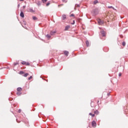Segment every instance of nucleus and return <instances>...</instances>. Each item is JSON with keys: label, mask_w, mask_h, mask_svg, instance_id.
Wrapping results in <instances>:
<instances>
[{"label": "nucleus", "mask_w": 128, "mask_h": 128, "mask_svg": "<svg viewBox=\"0 0 128 128\" xmlns=\"http://www.w3.org/2000/svg\"><path fill=\"white\" fill-rule=\"evenodd\" d=\"M118 76H122V73H119Z\"/></svg>", "instance_id": "obj_36"}, {"label": "nucleus", "mask_w": 128, "mask_h": 128, "mask_svg": "<svg viewBox=\"0 0 128 128\" xmlns=\"http://www.w3.org/2000/svg\"><path fill=\"white\" fill-rule=\"evenodd\" d=\"M50 4V2H48L46 4V6H48Z\"/></svg>", "instance_id": "obj_24"}, {"label": "nucleus", "mask_w": 128, "mask_h": 128, "mask_svg": "<svg viewBox=\"0 0 128 128\" xmlns=\"http://www.w3.org/2000/svg\"><path fill=\"white\" fill-rule=\"evenodd\" d=\"M100 34L102 37L106 36V32L104 30H100Z\"/></svg>", "instance_id": "obj_2"}, {"label": "nucleus", "mask_w": 128, "mask_h": 128, "mask_svg": "<svg viewBox=\"0 0 128 128\" xmlns=\"http://www.w3.org/2000/svg\"><path fill=\"white\" fill-rule=\"evenodd\" d=\"M92 126L96 128V121H94V120H93L92 122Z\"/></svg>", "instance_id": "obj_3"}, {"label": "nucleus", "mask_w": 128, "mask_h": 128, "mask_svg": "<svg viewBox=\"0 0 128 128\" xmlns=\"http://www.w3.org/2000/svg\"><path fill=\"white\" fill-rule=\"evenodd\" d=\"M16 94H17L18 96H20V93L18 92L16 93Z\"/></svg>", "instance_id": "obj_35"}, {"label": "nucleus", "mask_w": 128, "mask_h": 128, "mask_svg": "<svg viewBox=\"0 0 128 128\" xmlns=\"http://www.w3.org/2000/svg\"><path fill=\"white\" fill-rule=\"evenodd\" d=\"M25 66H30V62H26V64H25Z\"/></svg>", "instance_id": "obj_29"}, {"label": "nucleus", "mask_w": 128, "mask_h": 128, "mask_svg": "<svg viewBox=\"0 0 128 128\" xmlns=\"http://www.w3.org/2000/svg\"><path fill=\"white\" fill-rule=\"evenodd\" d=\"M32 18H33L34 20H38V18L36 17L35 16H33Z\"/></svg>", "instance_id": "obj_16"}, {"label": "nucleus", "mask_w": 128, "mask_h": 128, "mask_svg": "<svg viewBox=\"0 0 128 128\" xmlns=\"http://www.w3.org/2000/svg\"><path fill=\"white\" fill-rule=\"evenodd\" d=\"M89 114H90V116H92V118H94V114L90 113Z\"/></svg>", "instance_id": "obj_20"}, {"label": "nucleus", "mask_w": 128, "mask_h": 128, "mask_svg": "<svg viewBox=\"0 0 128 128\" xmlns=\"http://www.w3.org/2000/svg\"><path fill=\"white\" fill-rule=\"evenodd\" d=\"M97 102H98V103L100 102V100H98Z\"/></svg>", "instance_id": "obj_40"}, {"label": "nucleus", "mask_w": 128, "mask_h": 128, "mask_svg": "<svg viewBox=\"0 0 128 128\" xmlns=\"http://www.w3.org/2000/svg\"><path fill=\"white\" fill-rule=\"evenodd\" d=\"M98 113H99V112H98V110L94 111V114H98Z\"/></svg>", "instance_id": "obj_15"}, {"label": "nucleus", "mask_w": 128, "mask_h": 128, "mask_svg": "<svg viewBox=\"0 0 128 128\" xmlns=\"http://www.w3.org/2000/svg\"><path fill=\"white\" fill-rule=\"evenodd\" d=\"M122 45L123 46H126V42H123L122 43Z\"/></svg>", "instance_id": "obj_23"}, {"label": "nucleus", "mask_w": 128, "mask_h": 128, "mask_svg": "<svg viewBox=\"0 0 128 128\" xmlns=\"http://www.w3.org/2000/svg\"><path fill=\"white\" fill-rule=\"evenodd\" d=\"M64 55L66 56H68V54H70V52H68V51H66V50H64Z\"/></svg>", "instance_id": "obj_5"}, {"label": "nucleus", "mask_w": 128, "mask_h": 128, "mask_svg": "<svg viewBox=\"0 0 128 128\" xmlns=\"http://www.w3.org/2000/svg\"><path fill=\"white\" fill-rule=\"evenodd\" d=\"M18 8H20V4L18 5Z\"/></svg>", "instance_id": "obj_38"}, {"label": "nucleus", "mask_w": 128, "mask_h": 128, "mask_svg": "<svg viewBox=\"0 0 128 128\" xmlns=\"http://www.w3.org/2000/svg\"><path fill=\"white\" fill-rule=\"evenodd\" d=\"M22 64H26V62L25 61H23L21 62Z\"/></svg>", "instance_id": "obj_21"}, {"label": "nucleus", "mask_w": 128, "mask_h": 128, "mask_svg": "<svg viewBox=\"0 0 128 128\" xmlns=\"http://www.w3.org/2000/svg\"><path fill=\"white\" fill-rule=\"evenodd\" d=\"M24 8H26V6H24Z\"/></svg>", "instance_id": "obj_42"}, {"label": "nucleus", "mask_w": 128, "mask_h": 128, "mask_svg": "<svg viewBox=\"0 0 128 128\" xmlns=\"http://www.w3.org/2000/svg\"><path fill=\"white\" fill-rule=\"evenodd\" d=\"M124 112H128V108L127 107H126V109H125Z\"/></svg>", "instance_id": "obj_25"}, {"label": "nucleus", "mask_w": 128, "mask_h": 128, "mask_svg": "<svg viewBox=\"0 0 128 128\" xmlns=\"http://www.w3.org/2000/svg\"><path fill=\"white\" fill-rule=\"evenodd\" d=\"M108 96H110V93H108Z\"/></svg>", "instance_id": "obj_41"}, {"label": "nucleus", "mask_w": 128, "mask_h": 128, "mask_svg": "<svg viewBox=\"0 0 128 128\" xmlns=\"http://www.w3.org/2000/svg\"><path fill=\"white\" fill-rule=\"evenodd\" d=\"M20 16H21V18H24V12H22V11L20 12Z\"/></svg>", "instance_id": "obj_7"}, {"label": "nucleus", "mask_w": 128, "mask_h": 128, "mask_svg": "<svg viewBox=\"0 0 128 128\" xmlns=\"http://www.w3.org/2000/svg\"><path fill=\"white\" fill-rule=\"evenodd\" d=\"M66 14H63L62 15V20H66Z\"/></svg>", "instance_id": "obj_11"}, {"label": "nucleus", "mask_w": 128, "mask_h": 128, "mask_svg": "<svg viewBox=\"0 0 128 128\" xmlns=\"http://www.w3.org/2000/svg\"><path fill=\"white\" fill-rule=\"evenodd\" d=\"M22 112V110H20V109H19L18 110V112L19 113V114H20V112Z\"/></svg>", "instance_id": "obj_32"}, {"label": "nucleus", "mask_w": 128, "mask_h": 128, "mask_svg": "<svg viewBox=\"0 0 128 128\" xmlns=\"http://www.w3.org/2000/svg\"><path fill=\"white\" fill-rule=\"evenodd\" d=\"M32 76H30V77H29L28 78V80H32Z\"/></svg>", "instance_id": "obj_27"}, {"label": "nucleus", "mask_w": 128, "mask_h": 128, "mask_svg": "<svg viewBox=\"0 0 128 128\" xmlns=\"http://www.w3.org/2000/svg\"><path fill=\"white\" fill-rule=\"evenodd\" d=\"M46 38H48V40H50V34H48L47 35H46Z\"/></svg>", "instance_id": "obj_19"}, {"label": "nucleus", "mask_w": 128, "mask_h": 128, "mask_svg": "<svg viewBox=\"0 0 128 128\" xmlns=\"http://www.w3.org/2000/svg\"><path fill=\"white\" fill-rule=\"evenodd\" d=\"M98 24H104V20H102L100 19L98 20Z\"/></svg>", "instance_id": "obj_4"}, {"label": "nucleus", "mask_w": 128, "mask_h": 128, "mask_svg": "<svg viewBox=\"0 0 128 128\" xmlns=\"http://www.w3.org/2000/svg\"><path fill=\"white\" fill-rule=\"evenodd\" d=\"M108 8H112L114 10V8L112 6H108Z\"/></svg>", "instance_id": "obj_22"}, {"label": "nucleus", "mask_w": 128, "mask_h": 128, "mask_svg": "<svg viewBox=\"0 0 128 128\" xmlns=\"http://www.w3.org/2000/svg\"><path fill=\"white\" fill-rule=\"evenodd\" d=\"M9 100H10V98H9Z\"/></svg>", "instance_id": "obj_44"}, {"label": "nucleus", "mask_w": 128, "mask_h": 128, "mask_svg": "<svg viewBox=\"0 0 128 128\" xmlns=\"http://www.w3.org/2000/svg\"><path fill=\"white\" fill-rule=\"evenodd\" d=\"M86 44L87 47L90 46V42H88V40H86Z\"/></svg>", "instance_id": "obj_10"}, {"label": "nucleus", "mask_w": 128, "mask_h": 128, "mask_svg": "<svg viewBox=\"0 0 128 128\" xmlns=\"http://www.w3.org/2000/svg\"><path fill=\"white\" fill-rule=\"evenodd\" d=\"M42 2L43 4H46L48 2V0H42Z\"/></svg>", "instance_id": "obj_17"}, {"label": "nucleus", "mask_w": 128, "mask_h": 128, "mask_svg": "<svg viewBox=\"0 0 128 128\" xmlns=\"http://www.w3.org/2000/svg\"><path fill=\"white\" fill-rule=\"evenodd\" d=\"M70 28V26L68 25L65 26L64 30H68V28Z\"/></svg>", "instance_id": "obj_6"}, {"label": "nucleus", "mask_w": 128, "mask_h": 128, "mask_svg": "<svg viewBox=\"0 0 128 128\" xmlns=\"http://www.w3.org/2000/svg\"><path fill=\"white\" fill-rule=\"evenodd\" d=\"M100 38H101V39H102V38H100Z\"/></svg>", "instance_id": "obj_43"}, {"label": "nucleus", "mask_w": 128, "mask_h": 128, "mask_svg": "<svg viewBox=\"0 0 128 128\" xmlns=\"http://www.w3.org/2000/svg\"><path fill=\"white\" fill-rule=\"evenodd\" d=\"M28 76V73H25L24 74V75L23 76H24L25 78H26V76Z\"/></svg>", "instance_id": "obj_14"}, {"label": "nucleus", "mask_w": 128, "mask_h": 128, "mask_svg": "<svg viewBox=\"0 0 128 128\" xmlns=\"http://www.w3.org/2000/svg\"><path fill=\"white\" fill-rule=\"evenodd\" d=\"M20 74H24V71L21 70V71H20Z\"/></svg>", "instance_id": "obj_26"}, {"label": "nucleus", "mask_w": 128, "mask_h": 128, "mask_svg": "<svg viewBox=\"0 0 128 128\" xmlns=\"http://www.w3.org/2000/svg\"><path fill=\"white\" fill-rule=\"evenodd\" d=\"M70 16H74V14H72Z\"/></svg>", "instance_id": "obj_34"}, {"label": "nucleus", "mask_w": 128, "mask_h": 128, "mask_svg": "<svg viewBox=\"0 0 128 128\" xmlns=\"http://www.w3.org/2000/svg\"><path fill=\"white\" fill-rule=\"evenodd\" d=\"M75 6H76V8H80V4H76Z\"/></svg>", "instance_id": "obj_28"}, {"label": "nucleus", "mask_w": 128, "mask_h": 128, "mask_svg": "<svg viewBox=\"0 0 128 128\" xmlns=\"http://www.w3.org/2000/svg\"><path fill=\"white\" fill-rule=\"evenodd\" d=\"M16 120L17 122H18V123L20 122V121H18V119H16Z\"/></svg>", "instance_id": "obj_37"}, {"label": "nucleus", "mask_w": 128, "mask_h": 128, "mask_svg": "<svg viewBox=\"0 0 128 128\" xmlns=\"http://www.w3.org/2000/svg\"><path fill=\"white\" fill-rule=\"evenodd\" d=\"M30 12H34V10H32V8H30Z\"/></svg>", "instance_id": "obj_18"}, {"label": "nucleus", "mask_w": 128, "mask_h": 128, "mask_svg": "<svg viewBox=\"0 0 128 128\" xmlns=\"http://www.w3.org/2000/svg\"><path fill=\"white\" fill-rule=\"evenodd\" d=\"M24 0H20V2H24Z\"/></svg>", "instance_id": "obj_39"}, {"label": "nucleus", "mask_w": 128, "mask_h": 128, "mask_svg": "<svg viewBox=\"0 0 128 128\" xmlns=\"http://www.w3.org/2000/svg\"><path fill=\"white\" fill-rule=\"evenodd\" d=\"M56 31H52L50 32V34L51 36H54V34H56Z\"/></svg>", "instance_id": "obj_8"}, {"label": "nucleus", "mask_w": 128, "mask_h": 128, "mask_svg": "<svg viewBox=\"0 0 128 128\" xmlns=\"http://www.w3.org/2000/svg\"><path fill=\"white\" fill-rule=\"evenodd\" d=\"M92 16H96V14H98V8H95L92 11Z\"/></svg>", "instance_id": "obj_1"}, {"label": "nucleus", "mask_w": 128, "mask_h": 128, "mask_svg": "<svg viewBox=\"0 0 128 128\" xmlns=\"http://www.w3.org/2000/svg\"><path fill=\"white\" fill-rule=\"evenodd\" d=\"M22 88H17V92H22Z\"/></svg>", "instance_id": "obj_12"}, {"label": "nucleus", "mask_w": 128, "mask_h": 128, "mask_svg": "<svg viewBox=\"0 0 128 128\" xmlns=\"http://www.w3.org/2000/svg\"><path fill=\"white\" fill-rule=\"evenodd\" d=\"M75 22H74V20H73V22L71 23V24H74Z\"/></svg>", "instance_id": "obj_33"}, {"label": "nucleus", "mask_w": 128, "mask_h": 128, "mask_svg": "<svg viewBox=\"0 0 128 128\" xmlns=\"http://www.w3.org/2000/svg\"><path fill=\"white\" fill-rule=\"evenodd\" d=\"M98 4V0H95L94 2V4Z\"/></svg>", "instance_id": "obj_13"}, {"label": "nucleus", "mask_w": 128, "mask_h": 128, "mask_svg": "<svg viewBox=\"0 0 128 128\" xmlns=\"http://www.w3.org/2000/svg\"><path fill=\"white\" fill-rule=\"evenodd\" d=\"M18 64V62H14V66H16V65Z\"/></svg>", "instance_id": "obj_30"}, {"label": "nucleus", "mask_w": 128, "mask_h": 128, "mask_svg": "<svg viewBox=\"0 0 128 128\" xmlns=\"http://www.w3.org/2000/svg\"><path fill=\"white\" fill-rule=\"evenodd\" d=\"M62 1L63 2H67L68 0H62Z\"/></svg>", "instance_id": "obj_31"}, {"label": "nucleus", "mask_w": 128, "mask_h": 128, "mask_svg": "<svg viewBox=\"0 0 128 128\" xmlns=\"http://www.w3.org/2000/svg\"><path fill=\"white\" fill-rule=\"evenodd\" d=\"M36 4L38 6H40V4H42V2H40V1H38L36 2Z\"/></svg>", "instance_id": "obj_9"}]
</instances>
